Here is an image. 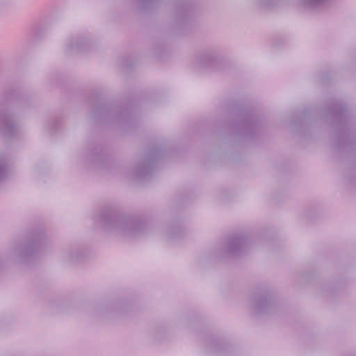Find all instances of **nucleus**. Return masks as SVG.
<instances>
[{"label":"nucleus","mask_w":356,"mask_h":356,"mask_svg":"<svg viewBox=\"0 0 356 356\" xmlns=\"http://www.w3.org/2000/svg\"><path fill=\"white\" fill-rule=\"evenodd\" d=\"M49 28V20L47 17H42L34 29V35L36 38H42Z\"/></svg>","instance_id":"21"},{"label":"nucleus","mask_w":356,"mask_h":356,"mask_svg":"<svg viewBox=\"0 0 356 356\" xmlns=\"http://www.w3.org/2000/svg\"><path fill=\"white\" fill-rule=\"evenodd\" d=\"M204 347L209 354L224 356L232 350L231 344L223 338L209 335L204 341Z\"/></svg>","instance_id":"14"},{"label":"nucleus","mask_w":356,"mask_h":356,"mask_svg":"<svg viewBox=\"0 0 356 356\" xmlns=\"http://www.w3.org/2000/svg\"><path fill=\"white\" fill-rule=\"evenodd\" d=\"M168 153V149L163 144L152 143L149 145L145 149L141 160L134 166V179L140 183H145L150 180L160 162Z\"/></svg>","instance_id":"7"},{"label":"nucleus","mask_w":356,"mask_h":356,"mask_svg":"<svg viewBox=\"0 0 356 356\" xmlns=\"http://www.w3.org/2000/svg\"><path fill=\"white\" fill-rule=\"evenodd\" d=\"M84 159L89 165L101 170H112L114 161L107 150L98 142L88 143L84 152Z\"/></svg>","instance_id":"8"},{"label":"nucleus","mask_w":356,"mask_h":356,"mask_svg":"<svg viewBox=\"0 0 356 356\" xmlns=\"http://www.w3.org/2000/svg\"><path fill=\"white\" fill-rule=\"evenodd\" d=\"M195 65L202 71H218L221 69L222 60L216 46H208L198 51L195 57Z\"/></svg>","instance_id":"12"},{"label":"nucleus","mask_w":356,"mask_h":356,"mask_svg":"<svg viewBox=\"0 0 356 356\" xmlns=\"http://www.w3.org/2000/svg\"><path fill=\"white\" fill-rule=\"evenodd\" d=\"M89 118L96 124L113 127L124 132L134 130L138 122L136 105L129 102L125 105L118 101H105L99 97L90 99Z\"/></svg>","instance_id":"3"},{"label":"nucleus","mask_w":356,"mask_h":356,"mask_svg":"<svg viewBox=\"0 0 356 356\" xmlns=\"http://www.w3.org/2000/svg\"><path fill=\"white\" fill-rule=\"evenodd\" d=\"M175 10V26L177 31L182 32L191 27L195 19L192 4L186 0L177 1Z\"/></svg>","instance_id":"13"},{"label":"nucleus","mask_w":356,"mask_h":356,"mask_svg":"<svg viewBox=\"0 0 356 356\" xmlns=\"http://www.w3.org/2000/svg\"><path fill=\"white\" fill-rule=\"evenodd\" d=\"M63 117L56 116L51 120L47 122L46 127L51 134H54L59 130L62 126Z\"/></svg>","instance_id":"22"},{"label":"nucleus","mask_w":356,"mask_h":356,"mask_svg":"<svg viewBox=\"0 0 356 356\" xmlns=\"http://www.w3.org/2000/svg\"><path fill=\"white\" fill-rule=\"evenodd\" d=\"M229 107L233 122L229 135L243 141L250 142L257 138L261 129V117L252 108L242 104L234 102Z\"/></svg>","instance_id":"5"},{"label":"nucleus","mask_w":356,"mask_h":356,"mask_svg":"<svg viewBox=\"0 0 356 356\" xmlns=\"http://www.w3.org/2000/svg\"><path fill=\"white\" fill-rule=\"evenodd\" d=\"M137 5L141 12H147L157 8L162 0H136Z\"/></svg>","instance_id":"20"},{"label":"nucleus","mask_w":356,"mask_h":356,"mask_svg":"<svg viewBox=\"0 0 356 356\" xmlns=\"http://www.w3.org/2000/svg\"><path fill=\"white\" fill-rule=\"evenodd\" d=\"M129 308L127 300H118L104 304L99 308V312L108 317H118L126 315Z\"/></svg>","instance_id":"15"},{"label":"nucleus","mask_w":356,"mask_h":356,"mask_svg":"<svg viewBox=\"0 0 356 356\" xmlns=\"http://www.w3.org/2000/svg\"><path fill=\"white\" fill-rule=\"evenodd\" d=\"M320 112L334 131L335 150L356 156V124L347 105L341 99L333 98Z\"/></svg>","instance_id":"2"},{"label":"nucleus","mask_w":356,"mask_h":356,"mask_svg":"<svg viewBox=\"0 0 356 356\" xmlns=\"http://www.w3.org/2000/svg\"><path fill=\"white\" fill-rule=\"evenodd\" d=\"M312 113V111L308 108H304L301 111H295L291 121L293 131L305 136L306 129L310 124Z\"/></svg>","instance_id":"16"},{"label":"nucleus","mask_w":356,"mask_h":356,"mask_svg":"<svg viewBox=\"0 0 356 356\" xmlns=\"http://www.w3.org/2000/svg\"><path fill=\"white\" fill-rule=\"evenodd\" d=\"M282 0H259V6L264 9H270L279 6Z\"/></svg>","instance_id":"23"},{"label":"nucleus","mask_w":356,"mask_h":356,"mask_svg":"<svg viewBox=\"0 0 356 356\" xmlns=\"http://www.w3.org/2000/svg\"><path fill=\"white\" fill-rule=\"evenodd\" d=\"M350 181L356 184V175L350 178Z\"/></svg>","instance_id":"25"},{"label":"nucleus","mask_w":356,"mask_h":356,"mask_svg":"<svg viewBox=\"0 0 356 356\" xmlns=\"http://www.w3.org/2000/svg\"><path fill=\"white\" fill-rule=\"evenodd\" d=\"M252 240L245 234L231 235L227 237L221 252L222 257H241L248 250Z\"/></svg>","instance_id":"11"},{"label":"nucleus","mask_w":356,"mask_h":356,"mask_svg":"<svg viewBox=\"0 0 356 356\" xmlns=\"http://www.w3.org/2000/svg\"><path fill=\"white\" fill-rule=\"evenodd\" d=\"M44 239L42 228H32L10 244L8 257L22 264L31 265L38 258Z\"/></svg>","instance_id":"6"},{"label":"nucleus","mask_w":356,"mask_h":356,"mask_svg":"<svg viewBox=\"0 0 356 356\" xmlns=\"http://www.w3.org/2000/svg\"><path fill=\"white\" fill-rule=\"evenodd\" d=\"M124 65H125V66H127V67H131V66H132V65H131V64L128 63L127 62H126V63H124Z\"/></svg>","instance_id":"26"},{"label":"nucleus","mask_w":356,"mask_h":356,"mask_svg":"<svg viewBox=\"0 0 356 356\" xmlns=\"http://www.w3.org/2000/svg\"><path fill=\"white\" fill-rule=\"evenodd\" d=\"M92 34L88 31L77 33L70 36L65 41L64 52L74 55L91 51L95 45Z\"/></svg>","instance_id":"10"},{"label":"nucleus","mask_w":356,"mask_h":356,"mask_svg":"<svg viewBox=\"0 0 356 356\" xmlns=\"http://www.w3.org/2000/svg\"><path fill=\"white\" fill-rule=\"evenodd\" d=\"M9 157L0 153V183L6 180L9 175Z\"/></svg>","instance_id":"19"},{"label":"nucleus","mask_w":356,"mask_h":356,"mask_svg":"<svg viewBox=\"0 0 356 356\" xmlns=\"http://www.w3.org/2000/svg\"><path fill=\"white\" fill-rule=\"evenodd\" d=\"M95 226L104 232L124 238H136L161 232L170 243H177L184 238L185 229L180 222H173L165 227L158 226L145 216L127 215L112 207L103 208L95 217Z\"/></svg>","instance_id":"1"},{"label":"nucleus","mask_w":356,"mask_h":356,"mask_svg":"<svg viewBox=\"0 0 356 356\" xmlns=\"http://www.w3.org/2000/svg\"><path fill=\"white\" fill-rule=\"evenodd\" d=\"M252 309L256 314H270L276 308L272 291L266 286L257 287L251 298Z\"/></svg>","instance_id":"9"},{"label":"nucleus","mask_w":356,"mask_h":356,"mask_svg":"<svg viewBox=\"0 0 356 356\" xmlns=\"http://www.w3.org/2000/svg\"><path fill=\"white\" fill-rule=\"evenodd\" d=\"M31 97L17 89L7 90L0 95V135L6 139L17 138L21 126L18 118V109L29 107Z\"/></svg>","instance_id":"4"},{"label":"nucleus","mask_w":356,"mask_h":356,"mask_svg":"<svg viewBox=\"0 0 356 356\" xmlns=\"http://www.w3.org/2000/svg\"><path fill=\"white\" fill-rule=\"evenodd\" d=\"M7 3L6 0H0V8Z\"/></svg>","instance_id":"24"},{"label":"nucleus","mask_w":356,"mask_h":356,"mask_svg":"<svg viewBox=\"0 0 356 356\" xmlns=\"http://www.w3.org/2000/svg\"><path fill=\"white\" fill-rule=\"evenodd\" d=\"M330 0H297V5L302 9L309 12H316L325 8Z\"/></svg>","instance_id":"18"},{"label":"nucleus","mask_w":356,"mask_h":356,"mask_svg":"<svg viewBox=\"0 0 356 356\" xmlns=\"http://www.w3.org/2000/svg\"><path fill=\"white\" fill-rule=\"evenodd\" d=\"M87 255L86 248L81 244L72 245L62 252L63 259L68 263L76 264L84 260Z\"/></svg>","instance_id":"17"}]
</instances>
